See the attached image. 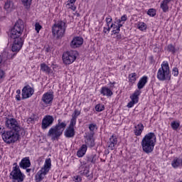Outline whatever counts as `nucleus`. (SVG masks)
I'll return each mask as SVG.
<instances>
[{"label": "nucleus", "mask_w": 182, "mask_h": 182, "mask_svg": "<svg viewBox=\"0 0 182 182\" xmlns=\"http://www.w3.org/2000/svg\"><path fill=\"white\" fill-rule=\"evenodd\" d=\"M97 156L96 155H91L89 156H87V163H92V164H95L96 163Z\"/></svg>", "instance_id": "nucleus-28"}, {"label": "nucleus", "mask_w": 182, "mask_h": 182, "mask_svg": "<svg viewBox=\"0 0 182 182\" xmlns=\"http://www.w3.org/2000/svg\"><path fill=\"white\" fill-rule=\"evenodd\" d=\"M111 28H114V29H116V25L112 23V24L110 26L109 29H110Z\"/></svg>", "instance_id": "nucleus-54"}, {"label": "nucleus", "mask_w": 182, "mask_h": 182, "mask_svg": "<svg viewBox=\"0 0 182 182\" xmlns=\"http://www.w3.org/2000/svg\"><path fill=\"white\" fill-rule=\"evenodd\" d=\"M2 128L0 127V130Z\"/></svg>", "instance_id": "nucleus-61"}, {"label": "nucleus", "mask_w": 182, "mask_h": 182, "mask_svg": "<svg viewBox=\"0 0 182 182\" xmlns=\"http://www.w3.org/2000/svg\"><path fill=\"white\" fill-rule=\"evenodd\" d=\"M68 5L70 6V9H72V11H76V6H75L73 4H68Z\"/></svg>", "instance_id": "nucleus-47"}, {"label": "nucleus", "mask_w": 182, "mask_h": 182, "mask_svg": "<svg viewBox=\"0 0 182 182\" xmlns=\"http://www.w3.org/2000/svg\"><path fill=\"white\" fill-rule=\"evenodd\" d=\"M117 22H118V23H122V22H123V21H122V18H121V19L117 20Z\"/></svg>", "instance_id": "nucleus-59"}, {"label": "nucleus", "mask_w": 182, "mask_h": 182, "mask_svg": "<svg viewBox=\"0 0 182 182\" xmlns=\"http://www.w3.org/2000/svg\"><path fill=\"white\" fill-rule=\"evenodd\" d=\"M117 39H122V36L121 35L117 36Z\"/></svg>", "instance_id": "nucleus-56"}, {"label": "nucleus", "mask_w": 182, "mask_h": 182, "mask_svg": "<svg viewBox=\"0 0 182 182\" xmlns=\"http://www.w3.org/2000/svg\"><path fill=\"white\" fill-rule=\"evenodd\" d=\"M147 14L149 15V16H156V10L150 9L147 12Z\"/></svg>", "instance_id": "nucleus-39"}, {"label": "nucleus", "mask_w": 182, "mask_h": 182, "mask_svg": "<svg viewBox=\"0 0 182 182\" xmlns=\"http://www.w3.org/2000/svg\"><path fill=\"white\" fill-rule=\"evenodd\" d=\"M117 144V137L116 136L112 135L110 138L109 141L107 142L108 149L109 150H114L116 149V146Z\"/></svg>", "instance_id": "nucleus-15"}, {"label": "nucleus", "mask_w": 182, "mask_h": 182, "mask_svg": "<svg viewBox=\"0 0 182 182\" xmlns=\"http://www.w3.org/2000/svg\"><path fill=\"white\" fill-rule=\"evenodd\" d=\"M100 93L101 95H103V96H108V97H110L113 95V92H112L110 89H109L107 87H102L100 90Z\"/></svg>", "instance_id": "nucleus-23"}, {"label": "nucleus", "mask_w": 182, "mask_h": 182, "mask_svg": "<svg viewBox=\"0 0 182 182\" xmlns=\"http://www.w3.org/2000/svg\"><path fill=\"white\" fill-rule=\"evenodd\" d=\"M60 122L62 120L58 119V124L49 129L47 136L51 137V140H57L58 137L62 136L63 131L66 129V123Z\"/></svg>", "instance_id": "nucleus-3"}, {"label": "nucleus", "mask_w": 182, "mask_h": 182, "mask_svg": "<svg viewBox=\"0 0 182 182\" xmlns=\"http://www.w3.org/2000/svg\"><path fill=\"white\" fill-rule=\"evenodd\" d=\"M2 63V57L0 55V64Z\"/></svg>", "instance_id": "nucleus-60"}, {"label": "nucleus", "mask_w": 182, "mask_h": 182, "mask_svg": "<svg viewBox=\"0 0 182 182\" xmlns=\"http://www.w3.org/2000/svg\"><path fill=\"white\" fill-rule=\"evenodd\" d=\"M16 100H21V95H16Z\"/></svg>", "instance_id": "nucleus-53"}, {"label": "nucleus", "mask_w": 182, "mask_h": 182, "mask_svg": "<svg viewBox=\"0 0 182 182\" xmlns=\"http://www.w3.org/2000/svg\"><path fill=\"white\" fill-rule=\"evenodd\" d=\"M78 116H80V111L75 109L74 113L72 115V117H73L74 119H77Z\"/></svg>", "instance_id": "nucleus-40"}, {"label": "nucleus", "mask_w": 182, "mask_h": 182, "mask_svg": "<svg viewBox=\"0 0 182 182\" xmlns=\"http://www.w3.org/2000/svg\"><path fill=\"white\" fill-rule=\"evenodd\" d=\"M90 172L89 171V168H87V169L85 171H84L82 173V176H85V177H87V178H89V180H92L93 178V173H90Z\"/></svg>", "instance_id": "nucleus-26"}, {"label": "nucleus", "mask_w": 182, "mask_h": 182, "mask_svg": "<svg viewBox=\"0 0 182 182\" xmlns=\"http://www.w3.org/2000/svg\"><path fill=\"white\" fill-rule=\"evenodd\" d=\"M146 83H147V76H144L139 80L137 84V87L139 90H141V89H143V87L146 86Z\"/></svg>", "instance_id": "nucleus-22"}, {"label": "nucleus", "mask_w": 182, "mask_h": 182, "mask_svg": "<svg viewBox=\"0 0 182 182\" xmlns=\"http://www.w3.org/2000/svg\"><path fill=\"white\" fill-rule=\"evenodd\" d=\"M96 112H103L105 110V105L102 104H98L95 106Z\"/></svg>", "instance_id": "nucleus-34"}, {"label": "nucleus", "mask_w": 182, "mask_h": 182, "mask_svg": "<svg viewBox=\"0 0 182 182\" xmlns=\"http://www.w3.org/2000/svg\"><path fill=\"white\" fill-rule=\"evenodd\" d=\"M34 92L33 88L31 87V86H25L22 90L23 99H28V97H31L33 95Z\"/></svg>", "instance_id": "nucleus-13"}, {"label": "nucleus", "mask_w": 182, "mask_h": 182, "mask_svg": "<svg viewBox=\"0 0 182 182\" xmlns=\"http://www.w3.org/2000/svg\"><path fill=\"white\" fill-rule=\"evenodd\" d=\"M32 169H31V168H27L26 169V173H31V171Z\"/></svg>", "instance_id": "nucleus-58"}, {"label": "nucleus", "mask_w": 182, "mask_h": 182, "mask_svg": "<svg viewBox=\"0 0 182 182\" xmlns=\"http://www.w3.org/2000/svg\"><path fill=\"white\" fill-rule=\"evenodd\" d=\"M141 93V91H140V90H135L134 94L131 96L132 100H133L136 103H139V96H140Z\"/></svg>", "instance_id": "nucleus-24"}, {"label": "nucleus", "mask_w": 182, "mask_h": 182, "mask_svg": "<svg viewBox=\"0 0 182 182\" xmlns=\"http://www.w3.org/2000/svg\"><path fill=\"white\" fill-rule=\"evenodd\" d=\"M27 122L28 124H30V123H35V118L30 117L27 119Z\"/></svg>", "instance_id": "nucleus-49"}, {"label": "nucleus", "mask_w": 182, "mask_h": 182, "mask_svg": "<svg viewBox=\"0 0 182 182\" xmlns=\"http://www.w3.org/2000/svg\"><path fill=\"white\" fill-rule=\"evenodd\" d=\"M171 127H172L173 130H177V129L180 127V122L173 121L171 123Z\"/></svg>", "instance_id": "nucleus-32"}, {"label": "nucleus", "mask_w": 182, "mask_h": 182, "mask_svg": "<svg viewBox=\"0 0 182 182\" xmlns=\"http://www.w3.org/2000/svg\"><path fill=\"white\" fill-rule=\"evenodd\" d=\"M16 131H6L4 132L1 136L4 141H5L7 144H11L12 143H15V141H18L19 139V133Z\"/></svg>", "instance_id": "nucleus-7"}, {"label": "nucleus", "mask_w": 182, "mask_h": 182, "mask_svg": "<svg viewBox=\"0 0 182 182\" xmlns=\"http://www.w3.org/2000/svg\"><path fill=\"white\" fill-rule=\"evenodd\" d=\"M50 167H52V161L50 158L46 159L44 163L43 166L41 168L40 171L37 172L35 176V180L36 182H41L43 178H45V176L49 173V170H50Z\"/></svg>", "instance_id": "nucleus-5"}, {"label": "nucleus", "mask_w": 182, "mask_h": 182, "mask_svg": "<svg viewBox=\"0 0 182 182\" xmlns=\"http://www.w3.org/2000/svg\"><path fill=\"white\" fill-rule=\"evenodd\" d=\"M16 93L17 95H21V90H17Z\"/></svg>", "instance_id": "nucleus-57"}, {"label": "nucleus", "mask_w": 182, "mask_h": 182, "mask_svg": "<svg viewBox=\"0 0 182 182\" xmlns=\"http://www.w3.org/2000/svg\"><path fill=\"white\" fill-rule=\"evenodd\" d=\"M24 28L25 25L23 24V21L19 19L16 22L14 27L11 29L10 37L14 39L11 46L12 52L18 53V52L22 49V46H23V39L20 37L21 35H22V32H23Z\"/></svg>", "instance_id": "nucleus-1"}, {"label": "nucleus", "mask_w": 182, "mask_h": 182, "mask_svg": "<svg viewBox=\"0 0 182 182\" xmlns=\"http://www.w3.org/2000/svg\"><path fill=\"white\" fill-rule=\"evenodd\" d=\"M70 45L73 49H76L83 45V38L79 36L74 37Z\"/></svg>", "instance_id": "nucleus-14"}, {"label": "nucleus", "mask_w": 182, "mask_h": 182, "mask_svg": "<svg viewBox=\"0 0 182 182\" xmlns=\"http://www.w3.org/2000/svg\"><path fill=\"white\" fill-rule=\"evenodd\" d=\"M171 166L173 168H178V167H181L182 166V159L175 158L171 162Z\"/></svg>", "instance_id": "nucleus-21"}, {"label": "nucleus", "mask_w": 182, "mask_h": 182, "mask_svg": "<svg viewBox=\"0 0 182 182\" xmlns=\"http://www.w3.org/2000/svg\"><path fill=\"white\" fill-rule=\"evenodd\" d=\"M77 55V51L70 50L67 51L63 55V60L65 65H70L76 60V55Z\"/></svg>", "instance_id": "nucleus-9"}, {"label": "nucleus", "mask_w": 182, "mask_h": 182, "mask_svg": "<svg viewBox=\"0 0 182 182\" xmlns=\"http://www.w3.org/2000/svg\"><path fill=\"white\" fill-rule=\"evenodd\" d=\"M121 21H122V22H126V21H127V16H126V15L122 16L121 17Z\"/></svg>", "instance_id": "nucleus-50"}, {"label": "nucleus", "mask_w": 182, "mask_h": 182, "mask_svg": "<svg viewBox=\"0 0 182 182\" xmlns=\"http://www.w3.org/2000/svg\"><path fill=\"white\" fill-rule=\"evenodd\" d=\"M21 2H23L24 6L29 8V6H31V4H32V0H21Z\"/></svg>", "instance_id": "nucleus-38"}, {"label": "nucleus", "mask_w": 182, "mask_h": 182, "mask_svg": "<svg viewBox=\"0 0 182 182\" xmlns=\"http://www.w3.org/2000/svg\"><path fill=\"white\" fill-rule=\"evenodd\" d=\"M96 129H97V125H96L95 124H90L89 125V130L90 132H95V130H96Z\"/></svg>", "instance_id": "nucleus-41"}, {"label": "nucleus", "mask_w": 182, "mask_h": 182, "mask_svg": "<svg viewBox=\"0 0 182 182\" xmlns=\"http://www.w3.org/2000/svg\"><path fill=\"white\" fill-rule=\"evenodd\" d=\"M85 143L90 147H93L95 146V140H93L92 138H88Z\"/></svg>", "instance_id": "nucleus-36"}, {"label": "nucleus", "mask_w": 182, "mask_h": 182, "mask_svg": "<svg viewBox=\"0 0 182 182\" xmlns=\"http://www.w3.org/2000/svg\"><path fill=\"white\" fill-rule=\"evenodd\" d=\"M172 0H164L162 1V2L166 4L167 5H168V4H170V2H171Z\"/></svg>", "instance_id": "nucleus-52"}, {"label": "nucleus", "mask_w": 182, "mask_h": 182, "mask_svg": "<svg viewBox=\"0 0 182 182\" xmlns=\"http://www.w3.org/2000/svg\"><path fill=\"white\" fill-rule=\"evenodd\" d=\"M66 31V23L64 21H58L54 24L52 28L53 34L57 36V39L63 37Z\"/></svg>", "instance_id": "nucleus-8"}, {"label": "nucleus", "mask_w": 182, "mask_h": 182, "mask_svg": "<svg viewBox=\"0 0 182 182\" xmlns=\"http://www.w3.org/2000/svg\"><path fill=\"white\" fill-rule=\"evenodd\" d=\"M167 50L168 52H171V53H176V47H174V46H173V44H169L167 46Z\"/></svg>", "instance_id": "nucleus-35"}, {"label": "nucleus", "mask_w": 182, "mask_h": 182, "mask_svg": "<svg viewBox=\"0 0 182 182\" xmlns=\"http://www.w3.org/2000/svg\"><path fill=\"white\" fill-rule=\"evenodd\" d=\"M4 9L7 12H12V11L15 9V7L14 6V1L7 0L4 4Z\"/></svg>", "instance_id": "nucleus-18"}, {"label": "nucleus", "mask_w": 182, "mask_h": 182, "mask_svg": "<svg viewBox=\"0 0 182 182\" xmlns=\"http://www.w3.org/2000/svg\"><path fill=\"white\" fill-rule=\"evenodd\" d=\"M144 130V126L143 124H138L134 126V133L135 136H141V133Z\"/></svg>", "instance_id": "nucleus-17"}, {"label": "nucleus", "mask_w": 182, "mask_h": 182, "mask_svg": "<svg viewBox=\"0 0 182 182\" xmlns=\"http://www.w3.org/2000/svg\"><path fill=\"white\" fill-rule=\"evenodd\" d=\"M104 33H107V32H110V26H107V28L104 27L103 30Z\"/></svg>", "instance_id": "nucleus-48"}, {"label": "nucleus", "mask_w": 182, "mask_h": 182, "mask_svg": "<svg viewBox=\"0 0 182 182\" xmlns=\"http://www.w3.org/2000/svg\"><path fill=\"white\" fill-rule=\"evenodd\" d=\"M5 124L7 129H11V130H14V132L21 131L19 123H18V121L15 118H6Z\"/></svg>", "instance_id": "nucleus-10"}, {"label": "nucleus", "mask_w": 182, "mask_h": 182, "mask_svg": "<svg viewBox=\"0 0 182 182\" xmlns=\"http://www.w3.org/2000/svg\"><path fill=\"white\" fill-rule=\"evenodd\" d=\"M53 122H55V119L53 116L46 115L42 120L41 127L43 130H46L48 127H50L52 124H53Z\"/></svg>", "instance_id": "nucleus-12"}, {"label": "nucleus", "mask_w": 182, "mask_h": 182, "mask_svg": "<svg viewBox=\"0 0 182 182\" xmlns=\"http://www.w3.org/2000/svg\"><path fill=\"white\" fill-rule=\"evenodd\" d=\"M122 26H123V24L122 23H118V26H115V30L112 31V33H114V35H116V33H119L120 32V28H122Z\"/></svg>", "instance_id": "nucleus-33"}, {"label": "nucleus", "mask_w": 182, "mask_h": 182, "mask_svg": "<svg viewBox=\"0 0 182 182\" xmlns=\"http://www.w3.org/2000/svg\"><path fill=\"white\" fill-rule=\"evenodd\" d=\"M136 80H137V74H136V73L129 74V82H130V83L133 84L136 82Z\"/></svg>", "instance_id": "nucleus-27"}, {"label": "nucleus", "mask_w": 182, "mask_h": 182, "mask_svg": "<svg viewBox=\"0 0 182 182\" xmlns=\"http://www.w3.org/2000/svg\"><path fill=\"white\" fill-rule=\"evenodd\" d=\"M73 181L75 182H81L82 181V177L80 176H75L73 178Z\"/></svg>", "instance_id": "nucleus-44"}, {"label": "nucleus", "mask_w": 182, "mask_h": 182, "mask_svg": "<svg viewBox=\"0 0 182 182\" xmlns=\"http://www.w3.org/2000/svg\"><path fill=\"white\" fill-rule=\"evenodd\" d=\"M70 4H75L76 2V0H69Z\"/></svg>", "instance_id": "nucleus-55"}, {"label": "nucleus", "mask_w": 182, "mask_h": 182, "mask_svg": "<svg viewBox=\"0 0 182 182\" xmlns=\"http://www.w3.org/2000/svg\"><path fill=\"white\" fill-rule=\"evenodd\" d=\"M53 102V92H48L43 95L41 97V103L42 105H46V106H49L52 105Z\"/></svg>", "instance_id": "nucleus-11"}, {"label": "nucleus", "mask_w": 182, "mask_h": 182, "mask_svg": "<svg viewBox=\"0 0 182 182\" xmlns=\"http://www.w3.org/2000/svg\"><path fill=\"white\" fill-rule=\"evenodd\" d=\"M112 16H108L107 18H106V22H107V26H109V25H110V23H112Z\"/></svg>", "instance_id": "nucleus-45"}, {"label": "nucleus", "mask_w": 182, "mask_h": 182, "mask_svg": "<svg viewBox=\"0 0 182 182\" xmlns=\"http://www.w3.org/2000/svg\"><path fill=\"white\" fill-rule=\"evenodd\" d=\"M138 29H139L140 31H146V29H147V26L145 23L140 22L138 24Z\"/></svg>", "instance_id": "nucleus-31"}, {"label": "nucleus", "mask_w": 182, "mask_h": 182, "mask_svg": "<svg viewBox=\"0 0 182 182\" xmlns=\"http://www.w3.org/2000/svg\"><path fill=\"white\" fill-rule=\"evenodd\" d=\"M13 170L10 173V178H11L13 182H22L25 178V175L22 173L21 169L19 168V166H18L17 163H14L13 164Z\"/></svg>", "instance_id": "nucleus-6"}, {"label": "nucleus", "mask_w": 182, "mask_h": 182, "mask_svg": "<svg viewBox=\"0 0 182 182\" xmlns=\"http://www.w3.org/2000/svg\"><path fill=\"white\" fill-rule=\"evenodd\" d=\"M172 75H173V76H178V68H173L172 70Z\"/></svg>", "instance_id": "nucleus-43"}, {"label": "nucleus", "mask_w": 182, "mask_h": 182, "mask_svg": "<svg viewBox=\"0 0 182 182\" xmlns=\"http://www.w3.org/2000/svg\"><path fill=\"white\" fill-rule=\"evenodd\" d=\"M136 103H137V102H135V101H134L133 100H132V101H130V102L127 104V107L131 108V107H132L133 106H134V105H136Z\"/></svg>", "instance_id": "nucleus-46"}, {"label": "nucleus", "mask_w": 182, "mask_h": 182, "mask_svg": "<svg viewBox=\"0 0 182 182\" xmlns=\"http://www.w3.org/2000/svg\"><path fill=\"white\" fill-rule=\"evenodd\" d=\"M76 118H73L72 117V119H70V123L68 127L71 128V129H74L75 126H76Z\"/></svg>", "instance_id": "nucleus-37"}, {"label": "nucleus", "mask_w": 182, "mask_h": 182, "mask_svg": "<svg viewBox=\"0 0 182 182\" xmlns=\"http://www.w3.org/2000/svg\"><path fill=\"white\" fill-rule=\"evenodd\" d=\"M19 166L21 168L23 169L31 167V160L29 159V157L23 158L19 163Z\"/></svg>", "instance_id": "nucleus-16"}, {"label": "nucleus", "mask_w": 182, "mask_h": 182, "mask_svg": "<svg viewBox=\"0 0 182 182\" xmlns=\"http://www.w3.org/2000/svg\"><path fill=\"white\" fill-rule=\"evenodd\" d=\"M41 70H42V72H45L46 73H50V72L52 71L50 68H49V66H48L45 63L41 64Z\"/></svg>", "instance_id": "nucleus-25"}, {"label": "nucleus", "mask_w": 182, "mask_h": 182, "mask_svg": "<svg viewBox=\"0 0 182 182\" xmlns=\"http://www.w3.org/2000/svg\"><path fill=\"white\" fill-rule=\"evenodd\" d=\"M156 141H157L156 134L154 132L146 134L141 141V146L144 153H146V154L153 153V150H154V146H156Z\"/></svg>", "instance_id": "nucleus-2"}, {"label": "nucleus", "mask_w": 182, "mask_h": 182, "mask_svg": "<svg viewBox=\"0 0 182 182\" xmlns=\"http://www.w3.org/2000/svg\"><path fill=\"white\" fill-rule=\"evenodd\" d=\"M156 77L158 80L164 82V80H171V74L170 73V66L168 63L164 61L161 68L158 70Z\"/></svg>", "instance_id": "nucleus-4"}, {"label": "nucleus", "mask_w": 182, "mask_h": 182, "mask_svg": "<svg viewBox=\"0 0 182 182\" xmlns=\"http://www.w3.org/2000/svg\"><path fill=\"white\" fill-rule=\"evenodd\" d=\"M87 168L86 162H81V165L79 167L80 173L82 174Z\"/></svg>", "instance_id": "nucleus-29"}, {"label": "nucleus", "mask_w": 182, "mask_h": 182, "mask_svg": "<svg viewBox=\"0 0 182 182\" xmlns=\"http://www.w3.org/2000/svg\"><path fill=\"white\" fill-rule=\"evenodd\" d=\"M160 8L162 9L163 12H168V5L163 1L161 3Z\"/></svg>", "instance_id": "nucleus-30"}, {"label": "nucleus", "mask_w": 182, "mask_h": 182, "mask_svg": "<svg viewBox=\"0 0 182 182\" xmlns=\"http://www.w3.org/2000/svg\"><path fill=\"white\" fill-rule=\"evenodd\" d=\"M65 136L68 139L75 137V128H70L68 127L65 132Z\"/></svg>", "instance_id": "nucleus-20"}, {"label": "nucleus", "mask_w": 182, "mask_h": 182, "mask_svg": "<svg viewBox=\"0 0 182 182\" xmlns=\"http://www.w3.org/2000/svg\"><path fill=\"white\" fill-rule=\"evenodd\" d=\"M42 29V26L39 24V23H36L35 24V30L36 31L37 33H39V31Z\"/></svg>", "instance_id": "nucleus-42"}, {"label": "nucleus", "mask_w": 182, "mask_h": 182, "mask_svg": "<svg viewBox=\"0 0 182 182\" xmlns=\"http://www.w3.org/2000/svg\"><path fill=\"white\" fill-rule=\"evenodd\" d=\"M87 151V146L86 144H82L80 149L77 151V157H83Z\"/></svg>", "instance_id": "nucleus-19"}, {"label": "nucleus", "mask_w": 182, "mask_h": 182, "mask_svg": "<svg viewBox=\"0 0 182 182\" xmlns=\"http://www.w3.org/2000/svg\"><path fill=\"white\" fill-rule=\"evenodd\" d=\"M4 75H5V73L4 72V70H0V79H2Z\"/></svg>", "instance_id": "nucleus-51"}]
</instances>
